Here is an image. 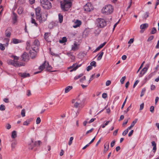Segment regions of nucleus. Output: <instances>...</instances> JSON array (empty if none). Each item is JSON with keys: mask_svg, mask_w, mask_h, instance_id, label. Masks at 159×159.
<instances>
[{"mask_svg": "<svg viewBox=\"0 0 159 159\" xmlns=\"http://www.w3.org/2000/svg\"><path fill=\"white\" fill-rule=\"evenodd\" d=\"M17 143L15 142H13L11 144V149L13 150L16 147Z\"/></svg>", "mask_w": 159, "mask_h": 159, "instance_id": "29", "label": "nucleus"}, {"mask_svg": "<svg viewBox=\"0 0 159 159\" xmlns=\"http://www.w3.org/2000/svg\"><path fill=\"white\" fill-rule=\"evenodd\" d=\"M17 16L16 14L14 13H13V15L12 16V19L15 21V22L17 21Z\"/></svg>", "mask_w": 159, "mask_h": 159, "instance_id": "26", "label": "nucleus"}, {"mask_svg": "<svg viewBox=\"0 0 159 159\" xmlns=\"http://www.w3.org/2000/svg\"><path fill=\"white\" fill-rule=\"evenodd\" d=\"M156 29L155 27H153L152 29L151 34H154L156 33Z\"/></svg>", "mask_w": 159, "mask_h": 159, "instance_id": "38", "label": "nucleus"}, {"mask_svg": "<svg viewBox=\"0 0 159 159\" xmlns=\"http://www.w3.org/2000/svg\"><path fill=\"white\" fill-rule=\"evenodd\" d=\"M12 42L16 44L19 43V40L17 39H14L12 40Z\"/></svg>", "mask_w": 159, "mask_h": 159, "instance_id": "43", "label": "nucleus"}, {"mask_svg": "<svg viewBox=\"0 0 159 159\" xmlns=\"http://www.w3.org/2000/svg\"><path fill=\"white\" fill-rule=\"evenodd\" d=\"M11 34V33L10 31H8L7 30H6L5 32L6 36L7 37H10Z\"/></svg>", "mask_w": 159, "mask_h": 159, "instance_id": "33", "label": "nucleus"}, {"mask_svg": "<svg viewBox=\"0 0 159 159\" xmlns=\"http://www.w3.org/2000/svg\"><path fill=\"white\" fill-rule=\"evenodd\" d=\"M23 9L22 7H19L18 9V13L19 14H22L23 11Z\"/></svg>", "mask_w": 159, "mask_h": 159, "instance_id": "32", "label": "nucleus"}, {"mask_svg": "<svg viewBox=\"0 0 159 159\" xmlns=\"http://www.w3.org/2000/svg\"><path fill=\"white\" fill-rule=\"evenodd\" d=\"M81 65H77L76 64H74L68 68V69H71L70 71V72H72L73 71L75 70L78 67L81 66Z\"/></svg>", "mask_w": 159, "mask_h": 159, "instance_id": "11", "label": "nucleus"}, {"mask_svg": "<svg viewBox=\"0 0 159 159\" xmlns=\"http://www.w3.org/2000/svg\"><path fill=\"white\" fill-rule=\"evenodd\" d=\"M110 121H108L106 122L104 125H102L101 126L102 128H104L105 126L108 125V123H109Z\"/></svg>", "mask_w": 159, "mask_h": 159, "instance_id": "49", "label": "nucleus"}, {"mask_svg": "<svg viewBox=\"0 0 159 159\" xmlns=\"http://www.w3.org/2000/svg\"><path fill=\"white\" fill-rule=\"evenodd\" d=\"M107 95L106 93H104L102 94V97L103 98H105L107 97Z\"/></svg>", "mask_w": 159, "mask_h": 159, "instance_id": "61", "label": "nucleus"}, {"mask_svg": "<svg viewBox=\"0 0 159 159\" xmlns=\"http://www.w3.org/2000/svg\"><path fill=\"white\" fill-rule=\"evenodd\" d=\"M149 14V13L148 12H146L143 15V18L145 19H146L148 17Z\"/></svg>", "mask_w": 159, "mask_h": 159, "instance_id": "35", "label": "nucleus"}, {"mask_svg": "<svg viewBox=\"0 0 159 159\" xmlns=\"http://www.w3.org/2000/svg\"><path fill=\"white\" fill-rule=\"evenodd\" d=\"M72 103H74V106L75 108H77L78 107L79 105L80 104L78 102L75 101V99H73L72 102Z\"/></svg>", "mask_w": 159, "mask_h": 159, "instance_id": "19", "label": "nucleus"}, {"mask_svg": "<svg viewBox=\"0 0 159 159\" xmlns=\"http://www.w3.org/2000/svg\"><path fill=\"white\" fill-rule=\"evenodd\" d=\"M60 3L61 9L65 11H67L72 5V2L71 1L67 0L61 1Z\"/></svg>", "mask_w": 159, "mask_h": 159, "instance_id": "2", "label": "nucleus"}, {"mask_svg": "<svg viewBox=\"0 0 159 159\" xmlns=\"http://www.w3.org/2000/svg\"><path fill=\"white\" fill-rule=\"evenodd\" d=\"M111 84V81L110 80H107L106 83V85L107 86Z\"/></svg>", "mask_w": 159, "mask_h": 159, "instance_id": "56", "label": "nucleus"}, {"mask_svg": "<svg viewBox=\"0 0 159 159\" xmlns=\"http://www.w3.org/2000/svg\"><path fill=\"white\" fill-rule=\"evenodd\" d=\"M90 65L92 67L94 66V67H95L96 66V62L94 61H92L90 63Z\"/></svg>", "mask_w": 159, "mask_h": 159, "instance_id": "37", "label": "nucleus"}, {"mask_svg": "<svg viewBox=\"0 0 159 159\" xmlns=\"http://www.w3.org/2000/svg\"><path fill=\"white\" fill-rule=\"evenodd\" d=\"M21 115L22 117H24L25 116V110L24 109H22L21 110Z\"/></svg>", "mask_w": 159, "mask_h": 159, "instance_id": "42", "label": "nucleus"}, {"mask_svg": "<svg viewBox=\"0 0 159 159\" xmlns=\"http://www.w3.org/2000/svg\"><path fill=\"white\" fill-rule=\"evenodd\" d=\"M92 69V67L91 66H89L86 68V70L87 71H89Z\"/></svg>", "mask_w": 159, "mask_h": 159, "instance_id": "55", "label": "nucleus"}, {"mask_svg": "<svg viewBox=\"0 0 159 159\" xmlns=\"http://www.w3.org/2000/svg\"><path fill=\"white\" fill-rule=\"evenodd\" d=\"M11 57L13 58L14 60H8L7 61V63L9 65H12L15 67L24 66L25 65V63L17 61L19 59V57L15 56H12Z\"/></svg>", "mask_w": 159, "mask_h": 159, "instance_id": "1", "label": "nucleus"}, {"mask_svg": "<svg viewBox=\"0 0 159 159\" xmlns=\"http://www.w3.org/2000/svg\"><path fill=\"white\" fill-rule=\"evenodd\" d=\"M41 6L44 9H48L52 7L51 3L48 0H40Z\"/></svg>", "mask_w": 159, "mask_h": 159, "instance_id": "4", "label": "nucleus"}, {"mask_svg": "<svg viewBox=\"0 0 159 159\" xmlns=\"http://www.w3.org/2000/svg\"><path fill=\"white\" fill-rule=\"evenodd\" d=\"M134 132V130H131V131L129 132V133L128 134V136L129 137L131 136L132 135V134Z\"/></svg>", "mask_w": 159, "mask_h": 159, "instance_id": "64", "label": "nucleus"}, {"mask_svg": "<svg viewBox=\"0 0 159 159\" xmlns=\"http://www.w3.org/2000/svg\"><path fill=\"white\" fill-rule=\"evenodd\" d=\"M96 24L98 27L103 28L106 25V22L104 19L98 18L96 20Z\"/></svg>", "mask_w": 159, "mask_h": 159, "instance_id": "5", "label": "nucleus"}, {"mask_svg": "<svg viewBox=\"0 0 159 159\" xmlns=\"http://www.w3.org/2000/svg\"><path fill=\"white\" fill-rule=\"evenodd\" d=\"M154 110V107L153 106H151L150 108V111L152 113H153Z\"/></svg>", "mask_w": 159, "mask_h": 159, "instance_id": "54", "label": "nucleus"}, {"mask_svg": "<svg viewBox=\"0 0 159 159\" xmlns=\"http://www.w3.org/2000/svg\"><path fill=\"white\" fill-rule=\"evenodd\" d=\"M106 43V42H104L103 43L101 44L94 51H93V52H96L99 51L101 48L103 47Z\"/></svg>", "mask_w": 159, "mask_h": 159, "instance_id": "17", "label": "nucleus"}, {"mask_svg": "<svg viewBox=\"0 0 159 159\" xmlns=\"http://www.w3.org/2000/svg\"><path fill=\"white\" fill-rule=\"evenodd\" d=\"M104 52H100L98 55H99L97 58V60L98 61L100 60Z\"/></svg>", "mask_w": 159, "mask_h": 159, "instance_id": "24", "label": "nucleus"}, {"mask_svg": "<svg viewBox=\"0 0 159 159\" xmlns=\"http://www.w3.org/2000/svg\"><path fill=\"white\" fill-rule=\"evenodd\" d=\"M74 138L73 137H71L70 138V140L69 141L68 144L69 145H70L72 143V141L73 140Z\"/></svg>", "mask_w": 159, "mask_h": 159, "instance_id": "34", "label": "nucleus"}, {"mask_svg": "<svg viewBox=\"0 0 159 159\" xmlns=\"http://www.w3.org/2000/svg\"><path fill=\"white\" fill-rule=\"evenodd\" d=\"M41 122V119L40 117H38L36 120V123L37 124H39Z\"/></svg>", "mask_w": 159, "mask_h": 159, "instance_id": "44", "label": "nucleus"}, {"mask_svg": "<svg viewBox=\"0 0 159 159\" xmlns=\"http://www.w3.org/2000/svg\"><path fill=\"white\" fill-rule=\"evenodd\" d=\"M30 42L29 41H27L26 43V49L28 50L30 49Z\"/></svg>", "mask_w": 159, "mask_h": 159, "instance_id": "31", "label": "nucleus"}, {"mask_svg": "<svg viewBox=\"0 0 159 159\" xmlns=\"http://www.w3.org/2000/svg\"><path fill=\"white\" fill-rule=\"evenodd\" d=\"M95 75V74L92 75L89 79L88 84H89L90 82L93 79V77Z\"/></svg>", "mask_w": 159, "mask_h": 159, "instance_id": "52", "label": "nucleus"}, {"mask_svg": "<svg viewBox=\"0 0 159 159\" xmlns=\"http://www.w3.org/2000/svg\"><path fill=\"white\" fill-rule=\"evenodd\" d=\"M118 129H117L114 131V132L113 133V135L114 136H115L116 135L117 132H118Z\"/></svg>", "mask_w": 159, "mask_h": 159, "instance_id": "59", "label": "nucleus"}, {"mask_svg": "<svg viewBox=\"0 0 159 159\" xmlns=\"http://www.w3.org/2000/svg\"><path fill=\"white\" fill-rule=\"evenodd\" d=\"M144 104L143 103H142L140 106V110H142L144 107Z\"/></svg>", "mask_w": 159, "mask_h": 159, "instance_id": "60", "label": "nucleus"}, {"mask_svg": "<svg viewBox=\"0 0 159 159\" xmlns=\"http://www.w3.org/2000/svg\"><path fill=\"white\" fill-rule=\"evenodd\" d=\"M19 75L23 78L30 76L29 74L26 73H20Z\"/></svg>", "mask_w": 159, "mask_h": 159, "instance_id": "18", "label": "nucleus"}, {"mask_svg": "<svg viewBox=\"0 0 159 159\" xmlns=\"http://www.w3.org/2000/svg\"><path fill=\"white\" fill-rule=\"evenodd\" d=\"M138 120V119H136L134 120L133 122H132V123L131 124V125L133 127H134V125L136 123V122H137V121Z\"/></svg>", "mask_w": 159, "mask_h": 159, "instance_id": "39", "label": "nucleus"}, {"mask_svg": "<svg viewBox=\"0 0 159 159\" xmlns=\"http://www.w3.org/2000/svg\"><path fill=\"white\" fill-rule=\"evenodd\" d=\"M81 24V22L80 20H77L74 22V25H73V27L74 28H76L79 27Z\"/></svg>", "mask_w": 159, "mask_h": 159, "instance_id": "16", "label": "nucleus"}, {"mask_svg": "<svg viewBox=\"0 0 159 159\" xmlns=\"http://www.w3.org/2000/svg\"><path fill=\"white\" fill-rule=\"evenodd\" d=\"M106 143V146H107V147H106L105 146V145L106 144H105V145H104V152H107L109 149V143Z\"/></svg>", "mask_w": 159, "mask_h": 159, "instance_id": "28", "label": "nucleus"}, {"mask_svg": "<svg viewBox=\"0 0 159 159\" xmlns=\"http://www.w3.org/2000/svg\"><path fill=\"white\" fill-rule=\"evenodd\" d=\"M128 98V96L126 97L124 101V102L123 104H122V107H121V108L122 109L124 107L125 103H126V100H127V99Z\"/></svg>", "mask_w": 159, "mask_h": 159, "instance_id": "46", "label": "nucleus"}, {"mask_svg": "<svg viewBox=\"0 0 159 159\" xmlns=\"http://www.w3.org/2000/svg\"><path fill=\"white\" fill-rule=\"evenodd\" d=\"M58 16L59 22L61 23L63 21V16L61 14H59Z\"/></svg>", "mask_w": 159, "mask_h": 159, "instance_id": "30", "label": "nucleus"}, {"mask_svg": "<svg viewBox=\"0 0 159 159\" xmlns=\"http://www.w3.org/2000/svg\"><path fill=\"white\" fill-rule=\"evenodd\" d=\"M31 22L32 23L34 24L36 26H37L38 24L36 22L35 20L32 18Z\"/></svg>", "mask_w": 159, "mask_h": 159, "instance_id": "48", "label": "nucleus"}, {"mask_svg": "<svg viewBox=\"0 0 159 159\" xmlns=\"http://www.w3.org/2000/svg\"><path fill=\"white\" fill-rule=\"evenodd\" d=\"M128 131L127 130H125V131H124L122 133V135L123 136L125 135L128 133Z\"/></svg>", "mask_w": 159, "mask_h": 159, "instance_id": "58", "label": "nucleus"}, {"mask_svg": "<svg viewBox=\"0 0 159 159\" xmlns=\"http://www.w3.org/2000/svg\"><path fill=\"white\" fill-rule=\"evenodd\" d=\"M5 109V106L4 105L2 104L0 106V110L1 111H4Z\"/></svg>", "mask_w": 159, "mask_h": 159, "instance_id": "41", "label": "nucleus"}, {"mask_svg": "<svg viewBox=\"0 0 159 159\" xmlns=\"http://www.w3.org/2000/svg\"><path fill=\"white\" fill-rule=\"evenodd\" d=\"M78 49V44L75 43L72 46V48H71V50L73 51H75L76 49Z\"/></svg>", "mask_w": 159, "mask_h": 159, "instance_id": "22", "label": "nucleus"}, {"mask_svg": "<svg viewBox=\"0 0 159 159\" xmlns=\"http://www.w3.org/2000/svg\"><path fill=\"white\" fill-rule=\"evenodd\" d=\"M115 142L116 141H115V140H114L111 143L110 146L112 148L114 146Z\"/></svg>", "mask_w": 159, "mask_h": 159, "instance_id": "51", "label": "nucleus"}, {"mask_svg": "<svg viewBox=\"0 0 159 159\" xmlns=\"http://www.w3.org/2000/svg\"><path fill=\"white\" fill-rule=\"evenodd\" d=\"M0 49L1 50H3L5 49V47L3 46V45L2 43H0Z\"/></svg>", "mask_w": 159, "mask_h": 159, "instance_id": "53", "label": "nucleus"}, {"mask_svg": "<svg viewBox=\"0 0 159 159\" xmlns=\"http://www.w3.org/2000/svg\"><path fill=\"white\" fill-rule=\"evenodd\" d=\"M22 61H27L29 60L28 54L26 52H24L21 56Z\"/></svg>", "mask_w": 159, "mask_h": 159, "instance_id": "12", "label": "nucleus"}, {"mask_svg": "<svg viewBox=\"0 0 159 159\" xmlns=\"http://www.w3.org/2000/svg\"><path fill=\"white\" fill-rule=\"evenodd\" d=\"M75 99L76 102H78L81 104V103L84 102V98L83 96L79 95Z\"/></svg>", "mask_w": 159, "mask_h": 159, "instance_id": "10", "label": "nucleus"}, {"mask_svg": "<svg viewBox=\"0 0 159 159\" xmlns=\"http://www.w3.org/2000/svg\"><path fill=\"white\" fill-rule=\"evenodd\" d=\"M17 137V134L16 131L15 130L12 131L11 133V137L12 139H15Z\"/></svg>", "mask_w": 159, "mask_h": 159, "instance_id": "23", "label": "nucleus"}, {"mask_svg": "<svg viewBox=\"0 0 159 159\" xmlns=\"http://www.w3.org/2000/svg\"><path fill=\"white\" fill-rule=\"evenodd\" d=\"M41 9L39 7H38L35 9V11L36 18L38 16L39 18H40V16L41 15Z\"/></svg>", "mask_w": 159, "mask_h": 159, "instance_id": "14", "label": "nucleus"}, {"mask_svg": "<svg viewBox=\"0 0 159 159\" xmlns=\"http://www.w3.org/2000/svg\"><path fill=\"white\" fill-rule=\"evenodd\" d=\"M126 77L125 76L123 77L120 80V82L121 84H123L124 82L125 79Z\"/></svg>", "mask_w": 159, "mask_h": 159, "instance_id": "40", "label": "nucleus"}, {"mask_svg": "<svg viewBox=\"0 0 159 159\" xmlns=\"http://www.w3.org/2000/svg\"><path fill=\"white\" fill-rule=\"evenodd\" d=\"M154 37L152 35L150 36L148 39H147V41H150L152 40L153 39Z\"/></svg>", "mask_w": 159, "mask_h": 159, "instance_id": "50", "label": "nucleus"}, {"mask_svg": "<svg viewBox=\"0 0 159 159\" xmlns=\"http://www.w3.org/2000/svg\"><path fill=\"white\" fill-rule=\"evenodd\" d=\"M144 63H145V61H143V63L141 64L140 65V67H139V69L137 70V73H138L139 71L140 70V69L143 67V66L144 64Z\"/></svg>", "mask_w": 159, "mask_h": 159, "instance_id": "47", "label": "nucleus"}, {"mask_svg": "<svg viewBox=\"0 0 159 159\" xmlns=\"http://www.w3.org/2000/svg\"><path fill=\"white\" fill-rule=\"evenodd\" d=\"M134 42V39H130L129 41L128 42V43L129 44H131L133 43Z\"/></svg>", "mask_w": 159, "mask_h": 159, "instance_id": "62", "label": "nucleus"}, {"mask_svg": "<svg viewBox=\"0 0 159 159\" xmlns=\"http://www.w3.org/2000/svg\"><path fill=\"white\" fill-rule=\"evenodd\" d=\"M67 41L66 38V37H63L61 40H59V43H63L66 42Z\"/></svg>", "mask_w": 159, "mask_h": 159, "instance_id": "27", "label": "nucleus"}, {"mask_svg": "<svg viewBox=\"0 0 159 159\" xmlns=\"http://www.w3.org/2000/svg\"><path fill=\"white\" fill-rule=\"evenodd\" d=\"M148 67H144L141 71L139 75V77H142L143 75L147 72L148 69Z\"/></svg>", "mask_w": 159, "mask_h": 159, "instance_id": "15", "label": "nucleus"}, {"mask_svg": "<svg viewBox=\"0 0 159 159\" xmlns=\"http://www.w3.org/2000/svg\"><path fill=\"white\" fill-rule=\"evenodd\" d=\"M139 81L138 80H136L135 82H134V85H133V88H134L136 86L137 84H138V83L139 82Z\"/></svg>", "mask_w": 159, "mask_h": 159, "instance_id": "57", "label": "nucleus"}, {"mask_svg": "<svg viewBox=\"0 0 159 159\" xmlns=\"http://www.w3.org/2000/svg\"><path fill=\"white\" fill-rule=\"evenodd\" d=\"M72 86H67L65 89V93H68L71 89H72Z\"/></svg>", "mask_w": 159, "mask_h": 159, "instance_id": "21", "label": "nucleus"}, {"mask_svg": "<svg viewBox=\"0 0 159 159\" xmlns=\"http://www.w3.org/2000/svg\"><path fill=\"white\" fill-rule=\"evenodd\" d=\"M39 46V43L38 40H35L31 45V48L35 52H36L38 50Z\"/></svg>", "mask_w": 159, "mask_h": 159, "instance_id": "8", "label": "nucleus"}, {"mask_svg": "<svg viewBox=\"0 0 159 159\" xmlns=\"http://www.w3.org/2000/svg\"><path fill=\"white\" fill-rule=\"evenodd\" d=\"M34 142L33 140H31V143L29 145V148L30 149H32L35 146V144H34Z\"/></svg>", "mask_w": 159, "mask_h": 159, "instance_id": "20", "label": "nucleus"}, {"mask_svg": "<svg viewBox=\"0 0 159 159\" xmlns=\"http://www.w3.org/2000/svg\"><path fill=\"white\" fill-rule=\"evenodd\" d=\"M35 52H36L31 53V52H30V56L32 59H34L35 57L36 56V53Z\"/></svg>", "mask_w": 159, "mask_h": 159, "instance_id": "25", "label": "nucleus"}, {"mask_svg": "<svg viewBox=\"0 0 159 159\" xmlns=\"http://www.w3.org/2000/svg\"><path fill=\"white\" fill-rule=\"evenodd\" d=\"M145 91H146V89L145 88H143L142 89V90L141 91V94H140V97H142V96H143L144 95Z\"/></svg>", "mask_w": 159, "mask_h": 159, "instance_id": "36", "label": "nucleus"}, {"mask_svg": "<svg viewBox=\"0 0 159 159\" xmlns=\"http://www.w3.org/2000/svg\"><path fill=\"white\" fill-rule=\"evenodd\" d=\"M48 14L47 12H45L42 15L40 16V18H39V16L36 18L38 20L40 23H42L46 20L47 19Z\"/></svg>", "mask_w": 159, "mask_h": 159, "instance_id": "7", "label": "nucleus"}, {"mask_svg": "<svg viewBox=\"0 0 159 159\" xmlns=\"http://www.w3.org/2000/svg\"><path fill=\"white\" fill-rule=\"evenodd\" d=\"M84 9L86 11L90 12L93 10V7L91 3H88L84 6Z\"/></svg>", "mask_w": 159, "mask_h": 159, "instance_id": "9", "label": "nucleus"}, {"mask_svg": "<svg viewBox=\"0 0 159 159\" xmlns=\"http://www.w3.org/2000/svg\"><path fill=\"white\" fill-rule=\"evenodd\" d=\"M148 26V24L147 23L143 24H141L140 26V28L141 30L140 32L141 33L143 32L144 30L147 28Z\"/></svg>", "mask_w": 159, "mask_h": 159, "instance_id": "13", "label": "nucleus"}, {"mask_svg": "<svg viewBox=\"0 0 159 159\" xmlns=\"http://www.w3.org/2000/svg\"><path fill=\"white\" fill-rule=\"evenodd\" d=\"M30 121L29 120H27L23 122V124L25 125H27L29 124Z\"/></svg>", "mask_w": 159, "mask_h": 159, "instance_id": "45", "label": "nucleus"}, {"mask_svg": "<svg viewBox=\"0 0 159 159\" xmlns=\"http://www.w3.org/2000/svg\"><path fill=\"white\" fill-rule=\"evenodd\" d=\"M47 66L46 67L47 70L48 71H51V70L52 68V67L49 64L48 62H46V61H45L44 63L39 67V69L42 70L45 67V66Z\"/></svg>", "mask_w": 159, "mask_h": 159, "instance_id": "6", "label": "nucleus"}, {"mask_svg": "<svg viewBox=\"0 0 159 159\" xmlns=\"http://www.w3.org/2000/svg\"><path fill=\"white\" fill-rule=\"evenodd\" d=\"M113 11V8L111 5L105 6V7L103 8L102 10V13L107 15L111 14L112 13Z\"/></svg>", "mask_w": 159, "mask_h": 159, "instance_id": "3", "label": "nucleus"}, {"mask_svg": "<svg viewBox=\"0 0 159 159\" xmlns=\"http://www.w3.org/2000/svg\"><path fill=\"white\" fill-rule=\"evenodd\" d=\"M93 129L92 128V129H91L90 130L87 131L86 133V134H87L89 133H91L93 131Z\"/></svg>", "mask_w": 159, "mask_h": 159, "instance_id": "63", "label": "nucleus"}]
</instances>
